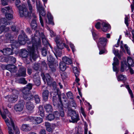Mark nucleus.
I'll list each match as a JSON object with an SVG mask.
<instances>
[{
	"label": "nucleus",
	"mask_w": 134,
	"mask_h": 134,
	"mask_svg": "<svg viewBox=\"0 0 134 134\" xmlns=\"http://www.w3.org/2000/svg\"><path fill=\"white\" fill-rule=\"evenodd\" d=\"M126 79V77L122 75H120L117 77L118 81L125 80Z\"/></svg>",
	"instance_id": "c03bdc74"
},
{
	"label": "nucleus",
	"mask_w": 134,
	"mask_h": 134,
	"mask_svg": "<svg viewBox=\"0 0 134 134\" xmlns=\"http://www.w3.org/2000/svg\"><path fill=\"white\" fill-rule=\"evenodd\" d=\"M5 37L7 39H11L13 38V36L9 33H6L5 34Z\"/></svg>",
	"instance_id": "5fc2aeb1"
},
{
	"label": "nucleus",
	"mask_w": 134,
	"mask_h": 134,
	"mask_svg": "<svg viewBox=\"0 0 134 134\" xmlns=\"http://www.w3.org/2000/svg\"><path fill=\"white\" fill-rule=\"evenodd\" d=\"M127 62L128 64V67L130 66L132 67L134 66V62L132 58L130 57H127Z\"/></svg>",
	"instance_id": "c756f323"
},
{
	"label": "nucleus",
	"mask_w": 134,
	"mask_h": 134,
	"mask_svg": "<svg viewBox=\"0 0 134 134\" xmlns=\"http://www.w3.org/2000/svg\"><path fill=\"white\" fill-rule=\"evenodd\" d=\"M28 118L33 124H40L43 121L42 118L39 117H29Z\"/></svg>",
	"instance_id": "423d86ee"
},
{
	"label": "nucleus",
	"mask_w": 134,
	"mask_h": 134,
	"mask_svg": "<svg viewBox=\"0 0 134 134\" xmlns=\"http://www.w3.org/2000/svg\"><path fill=\"white\" fill-rule=\"evenodd\" d=\"M59 67L61 70L64 71L66 69V64L63 62H60L59 63Z\"/></svg>",
	"instance_id": "2f4dec72"
},
{
	"label": "nucleus",
	"mask_w": 134,
	"mask_h": 134,
	"mask_svg": "<svg viewBox=\"0 0 134 134\" xmlns=\"http://www.w3.org/2000/svg\"><path fill=\"white\" fill-rule=\"evenodd\" d=\"M40 134H46V130L44 129H42L39 132Z\"/></svg>",
	"instance_id": "774afa93"
},
{
	"label": "nucleus",
	"mask_w": 134,
	"mask_h": 134,
	"mask_svg": "<svg viewBox=\"0 0 134 134\" xmlns=\"http://www.w3.org/2000/svg\"><path fill=\"white\" fill-rule=\"evenodd\" d=\"M49 67L51 70L53 72L55 71L56 70L55 67L53 62H49L48 63Z\"/></svg>",
	"instance_id": "f704fd0d"
},
{
	"label": "nucleus",
	"mask_w": 134,
	"mask_h": 134,
	"mask_svg": "<svg viewBox=\"0 0 134 134\" xmlns=\"http://www.w3.org/2000/svg\"><path fill=\"white\" fill-rule=\"evenodd\" d=\"M46 120L49 121H51L54 119V117L53 114H49L46 118Z\"/></svg>",
	"instance_id": "a19ab883"
},
{
	"label": "nucleus",
	"mask_w": 134,
	"mask_h": 134,
	"mask_svg": "<svg viewBox=\"0 0 134 134\" xmlns=\"http://www.w3.org/2000/svg\"><path fill=\"white\" fill-rule=\"evenodd\" d=\"M19 83H22L24 84H26L27 83V82L24 78H21L19 80Z\"/></svg>",
	"instance_id": "de8ad7c7"
},
{
	"label": "nucleus",
	"mask_w": 134,
	"mask_h": 134,
	"mask_svg": "<svg viewBox=\"0 0 134 134\" xmlns=\"http://www.w3.org/2000/svg\"><path fill=\"white\" fill-rule=\"evenodd\" d=\"M40 9L39 11V13L40 14V20L41 24L42 26L43 27L44 26V24L41 15L42 16H44L46 15V13L44 9L42 7L40 8Z\"/></svg>",
	"instance_id": "f3484780"
},
{
	"label": "nucleus",
	"mask_w": 134,
	"mask_h": 134,
	"mask_svg": "<svg viewBox=\"0 0 134 134\" xmlns=\"http://www.w3.org/2000/svg\"><path fill=\"white\" fill-rule=\"evenodd\" d=\"M80 111L83 116L85 117L86 116V115L82 107H81L80 109Z\"/></svg>",
	"instance_id": "338daca9"
},
{
	"label": "nucleus",
	"mask_w": 134,
	"mask_h": 134,
	"mask_svg": "<svg viewBox=\"0 0 134 134\" xmlns=\"http://www.w3.org/2000/svg\"><path fill=\"white\" fill-rule=\"evenodd\" d=\"M16 92V94H13L12 95H8L5 96L4 98L7 99L8 101L10 103H13L15 102L17 100L18 98L17 94L18 93V91L14 90L13 92L14 93L15 92Z\"/></svg>",
	"instance_id": "39448f33"
},
{
	"label": "nucleus",
	"mask_w": 134,
	"mask_h": 134,
	"mask_svg": "<svg viewBox=\"0 0 134 134\" xmlns=\"http://www.w3.org/2000/svg\"><path fill=\"white\" fill-rule=\"evenodd\" d=\"M44 76L46 78V80L47 82L48 83H49L51 81V77L49 74L48 73L44 75Z\"/></svg>",
	"instance_id": "a18cd8bd"
},
{
	"label": "nucleus",
	"mask_w": 134,
	"mask_h": 134,
	"mask_svg": "<svg viewBox=\"0 0 134 134\" xmlns=\"http://www.w3.org/2000/svg\"><path fill=\"white\" fill-rule=\"evenodd\" d=\"M128 21V18L127 16H126L125 18V23L127 26H129Z\"/></svg>",
	"instance_id": "e2e57ef3"
},
{
	"label": "nucleus",
	"mask_w": 134,
	"mask_h": 134,
	"mask_svg": "<svg viewBox=\"0 0 134 134\" xmlns=\"http://www.w3.org/2000/svg\"><path fill=\"white\" fill-rule=\"evenodd\" d=\"M32 84L29 83L26 85V87L24 88L22 90V92L24 94L23 95L30 94V91L32 89Z\"/></svg>",
	"instance_id": "6e6552de"
},
{
	"label": "nucleus",
	"mask_w": 134,
	"mask_h": 134,
	"mask_svg": "<svg viewBox=\"0 0 134 134\" xmlns=\"http://www.w3.org/2000/svg\"><path fill=\"white\" fill-rule=\"evenodd\" d=\"M9 120L8 119H7L5 120V121L7 126L8 127V130H9V134H14V133L12 132V130L11 129V126H12L11 124V123H10L9 122Z\"/></svg>",
	"instance_id": "a878e982"
},
{
	"label": "nucleus",
	"mask_w": 134,
	"mask_h": 134,
	"mask_svg": "<svg viewBox=\"0 0 134 134\" xmlns=\"http://www.w3.org/2000/svg\"><path fill=\"white\" fill-rule=\"evenodd\" d=\"M38 109L40 112V116L42 117L44 116V114L43 107L42 106H40L39 107Z\"/></svg>",
	"instance_id": "4c0bfd02"
},
{
	"label": "nucleus",
	"mask_w": 134,
	"mask_h": 134,
	"mask_svg": "<svg viewBox=\"0 0 134 134\" xmlns=\"http://www.w3.org/2000/svg\"><path fill=\"white\" fill-rule=\"evenodd\" d=\"M42 55L45 56L47 54V51L45 48H43L42 50Z\"/></svg>",
	"instance_id": "603ef678"
},
{
	"label": "nucleus",
	"mask_w": 134,
	"mask_h": 134,
	"mask_svg": "<svg viewBox=\"0 0 134 134\" xmlns=\"http://www.w3.org/2000/svg\"><path fill=\"white\" fill-rule=\"evenodd\" d=\"M0 52L3 53L4 55L8 56L13 54L12 50L10 48H6L3 49V50H1Z\"/></svg>",
	"instance_id": "dca6fc26"
},
{
	"label": "nucleus",
	"mask_w": 134,
	"mask_h": 134,
	"mask_svg": "<svg viewBox=\"0 0 134 134\" xmlns=\"http://www.w3.org/2000/svg\"><path fill=\"white\" fill-rule=\"evenodd\" d=\"M23 97L24 99L27 101L33 100L34 98L33 96L31 93L23 95Z\"/></svg>",
	"instance_id": "bb28decb"
},
{
	"label": "nucleus",
	"mask_w": 134,
	"mask_h": 134,
	"mask_svg": "<svg viewBox=\"0 0 134 134\" xmlns=\"http://www.w3.org/2000/svg\"><path fill=\"white\" fill-rule=\"evenodd\" d=\"M26 107L27 109L30 110H32L34 108V106L33 103L29 101L26 102Z\"/></svg>",
	"instance_id": "393cba45"
},
{
	"label": "nucleus",
	"mask_w": 134,
	"mask_h": 134,
	"mask_svg": "<svg viewBox=\"0 0 134 134\" xmlns=\"http://www.w3.org/2000/svg\"><path fill=\"white\" fill-rule=\"evenodd\" d=\"M47 59L48 61V62H53L54 59L53 58L52 56L50 55L49 56L47 57Z\"/></svg>",
	"instance_id": "8fccbe9b"
},
{
	"label": "nucleus",
	"mask_w": 134,
	"mask_h": 134,
	"mask_svg": "<svg viewBox=\"0 0 134 134\" xmlns=\"http://www.w3.org/2000/svg\"><path fill=\"white\" fill-rule=\"evenodd\" d=\"M66 95L69 98L71 99H73V94L71 92H68L66 93Z\"/></svg>",
	"instance_id": "3c124183"
},
{
	"label": "nucleus",
	"mask_w": 134,
	"mask_h": 134,
	"mask_svg": "<svg viewBox=\"0 0 134 134\" xmlns=\"http://www.w3.org/2000/svg\"><path fill=\"white\" fill-rule=\"evenodd\" d=\"M123 46H124L125 50L126 51L127 53L129 55H130V52L129 49V48L128 47L126 44H124V45L123 42L122 41H121L120 42V48L122 51L124 52L125 50L124 49Z\"/></svg>",
	"instance_id": "aec40b11"
},
{
	"label": "nucleus",
	"mask_w": 134,
	"mask_h": 134,
	"mask_svg": "<svg viewBox=\"0 0 134 134\" xmlns=\"http://www.w3.org/2000/svg\"><path fill=\"white\" fill-rule=\"evenodd\" d=\"M73 72L75 76H78L79 74V72L77 68L76 67L73 68Z\"/></svg>",
	"instance_id": "ea45409f"
},
{
	"label": "nucleus",
	"mask_w": 134,
	"mask_h": 134,
	"mask_svg": "<svg viewBox=\"0 0 134 134\" xmlns=\"http://www.w3.org/2000/svg\"><path fill=\"white\" fill-rule=\"evenodd\" d=\"M102 30L104 32H106L110 28L109 25L104 22L102 23Z\"/></svg>",
	"instance_id": "4be33fe9"
},
{
	"label": "nucleus",
	"mask_w": 134,
	"mask_h": 134,
	"mask_svg": "<svg viewBox=\"0 0 134 134\" xmlns=\"http://www.w3.org/2000/svg\"><path fill=\"white\" fill-rule=\"evenodd\" d=\"M128 67L127 65L124 63L123 64L122 62L121 63V68L120 69V71L123 72L124 71V69H126V68Z\"/></svg>",
	"instance_id": "e433bc0d"
},
{
	"label": "nucleus",
	"mask_w": 134,
	"mask_h": 134,
	"mask_svg": "<svg viewBox=\"0 0 134 134\" xmlns=\"http://www.w3.org/2000/svg\"><path fill=\"white\" fill-rule=\"evenodd\" d=\"M26 69L24 68H20L18 71V76H25L26 75Z\"/></svg>",
	"instance_id": "a211bd4d"
},
{
	"label": "nucleus",
	"mask_w": 134,
	"mask_h": 134,
	"mask_svg": "<svg viewBox=\"0 0 134 134\" xmlns=\"http://www.w3.org/2000/svg\"><path fill=\"white\" fill-rule=\"evenodd\" d=\"M68 115L70 116L73 121V122H77L79 120V115L78 113L75 111L70 108L68 109Z\"/></svg>",
	"instance_id": "20e7f679"
},
{
	"label": "nucleus",
	"mask_w": 134,
	"mask_h": 134,
	"mask_svg": "<svg viewBox=\"0 0 134 134\" xmlns=\"http://www.w3.org/2000/svg\"><path fill=\"white\" fill-rule=\"evenodd\" d=\"M9 61L12 63H14L16 61V58L12 56H9L8 57Z\"/></svg>",
	"instance_id": "37998d69"
},
{
	"label": "nucleus",
	"mask_w": 134,
	"mask_h": 134,
	"mask_svg": "<svg viewBox=\"0 0 134 134\" xmlns=\"http://www.w3.org/2000/svg\"><path fill=\"white\" fill-rule=\"evenodd\" d=\"M47 16L48 19L49 23L53 25L54 23L52 21L53 18L51 14L49 12H48L47 14Z\"/></svg>",
	"instance_id": "72a5a7b5"
},
{
	"label": "nucleus",
	"mask_w": 134,
	"mask_h": 134,
	"mask_svg": "<svg viewBox=\"0 0 134 134\" xmlns=\"http://www.w3.org/2000/svg\"><path fill=\"white\" fill-rule=\"evenodd\" d=\"M10 13L9 12H7L5 14V16L6 18L8 20H10L13 18V16L12 13L13 12Z\"/></svg>",
	"instance_id": "c9c22d12"
},
{
	"label": "nucleus",
	"mask_w": 134,
	"mask_h": 134,
	"mask_svg": "<svg viewBox=\"0 0 134 134\" xmlns=\"http://www.w3.org/2000/svg\"><path fill=\"white\" fill-rule=\"evenodd\" d=\"M23 34L25 38H26V39L25 38L24 39L22 36L21 35H20L19 36V43L22 45H24L26 41L27 40V36L25 34L24 32H23Z\"/></svg>",
	"instance_id": "ddd939ff"
},
{
	"label": "nucleus",
	"mask_w": 134,
	"mask_h": 134,
	"mask_svg": "<svg viewBox=\"0 0 134 134\" xmlns=\"http://www.w3.org/2000/svg\"><path fill=\"white\" fill-rule=\"evenodd\" d=\"M72 52H74L75 51V49L74 48V45L72 44L71 43H69Z\"/></svg>",
	"instance_id": "69168bd1"
},
{
	"label": "nucleus",
	"mask_w": 134,
	"mask_h": 134,
	"mask_svg": "<svg viewBox=\"0 0 134 134\" xmlns=\"http://www.w3.org/2000/svg\"><path fill=\"white\" fill-rule=\"evenodd\" d=\"M7 61L8 60L4 57L3 56H0V62H4Z\"/></svg>",
	"instance_id": "864d4df0"
},
{
	"label": "nucleus",
	"mask_w": 134,
	"mask_h": 134,
	"mask_svg": "<svg viewBox=\"0 0 134 134\" xmlns=\"http://www.w3.org/2000/svg\"><path fill=\"white\" fill-rule=\"evenodd\" d=\"M22 130L25 131H30L31 129V127L29 124H23L21 127Z\"/></svg>",
	"instance_id": "c85d7f7f"
},
{
	"label": "nucleus",
	"mask_w": 134,
	"mask_h": 134,
	"mask_svg": "<svg viewBox=\"0 0 134 134\" xmlns=\"http://www.w3.org/2000/svg\"><path fill=\"white\" fill-rule=\"evenodd\" d=\"M126 88L128 89L129 94H130L132 98L133 97V94L132 90L130 89L129 86V85H127L126 87Z\"/></svg>",
	"instance_id": "09e8293b"
},
{
	"label": "nucleus",
	"mask_w": 134,
	"mask_h": 134,
	"mask_svg": "<svg viewBox=\"0 0 134 134\" xmlns=\"http://www.w3.org/2000/svg\"><path fill=\"white\" fill-rule=\"evenodd\" d=\"M59 111L60 114H59L58 112L57 111L54 113L53 115L54 116V119L57 120H58L59 119L60 115L62 117L64 116V113L62 108H61Z\"/></svg>",
	"instance_id": "9d476101"
},
{
	"label": "nucleus",
	"mask_w": 134,
	"mask_h": 134,
	"mask_svg": "<svg viewBox=\"0 0 134 134\" xmlns=\"http://www.w3.org/2000/svg\"><path fill=\"white\" fill-rule=\"evenodd\" d=\"M49 92L48 90H44L42 93V96L43 100L45 101L48 100Z\"/></svg>",
	"instance_id": "cd10ccee"
},
{
	"label": "nucleus",
	"mask_w": 134,
	"mask_h": 134,
	"mask_svg": "<svg viewBox=\"0 0 134 134\" xmlns=\"http://www.w3.org/2000/svg\"><path fill=\"white\" fill-rule=\"evenodd\" d=\"M6 69L9 71L11 73L16 72L17 70V68L15 65L12 64H8L6 66Z\"/></svg>",
	"instance_id": "f8f14e48"
},
{
	"label": "nucleus",
	"mask_w": 134,
	"mask_h": 134,
	"mask_svg": "<svg viewBox=\"0 0 134 134\" xmlns=\"http://www.w3.org/2000/svg\"><path fill=\"white\" fill-rule=\"evenodd\" d=\"M107 41V40L106 38L101 37L100 38L98 43V47L99 49L102 46H105Z\"/></svg>",
	"instance_id": "9b49d317"
},
{
	"label": "nucleus",
	"mask_w": 134,
	"mask_h": 134,
	"mask_svg": "<svg viewBox=\"0 0 134 134\" xmlns=\"http://www.w3.org/2000/svg\"><path fill=\"white\" fill-rule=\"evenodd\" d=\"M9 30V28L5 27L4 25H2L0 27V34L3 32H7Z\"/></svg>",
	"instance_id": "7c9ffc66"
},
{
	"label": "nucleus",
	"mask_w": 134,
	"mask_h": 134,
	"mask_svg": "<svg viewBox=\"0 0 134 134\" xmlns=\"http://www.w3.org/2000/svg\"><path fill=\"white\" fill-rule=\"evenodd\" d=\"M95 27L97 29H100V23L99 22H97L95 25Z\"/></svg>",
	"instance_id": "0e129e2a"
},
{
	"label": "nucleus",
	"mask_w": 134,
	"mask_h": 134,
	"mask_svg": "<svg viewBox=\"0 0 134 134\" xmlns=\"http://www.w3.org/2000/svg\"><path fill=\"white\" fill-rule=\"evenodd\" d=\"M30 52L31 57H32V59L35 61L38 57V55L36 54L35 52L34 45L32 44V47L30 51Z\"/></svg>",
	"instance_id": "2eb2a0df"
},
{
	"label": "nucleus",
	"mask_w": 134,
	"mask_h": 134,
	"mask_svg": "<svg viewBox=\"0 0 134 134\" xmlns=\"http://www.w3.org/2000/svg\"><path fill=\"white\" fill-rule=\"evenodd\" d=\"M27 17H28L29 19H32V21L31 22V27L33 29H34V30H36V29L37 26V24L36 23V18H34L33 17L32 18V16H30L29 15ZM26 17H27L26 16Z\"/></svg>",
	"instance_id": "4468645a"
},
{
	"label": "nucleus",
	"mask_w": 134,
	"mask_h": 134,
	"mask_svg": "<svg viewBox=\"0 0 134 134\" xmlns=\"http://www.w3.org/2000/svg\"><path fill=\"white\" fill-rule=\"evenodd\" d=\"M44 108L46 111L47 113H51L53 110L52 106L48 104H46L44 106Z\"/></svg>",
	"instance_id": "b1692460"
},
{
	"label": "nucleus",
	"mask_w": 134,
	"mask_h": 134,
	"mask_svg": "<svg viewBox=\"0 0 134 134\" xmlns=\"http://www.w3.org/2000/svg\"><path fill=\"white\" fill-rule=\"evenodd\" d=\"M1 23L2 24H4L5 25L10 24V23H7V20L4 18H2L1 19Z\"/></svg>",
	"instance_id": "58836bf2"
},
{
	"label": "nucleus",
	"mask_w": 134,
	"mask_h": 134,
	"mask_svg": "<svg viewBox=\"0 0 134 134\" xmlns=\"http://www.w3.org/2000/svg\"><path fill=\"white\" fill-rule=\"evenodd\" d=\"M33 68L35 70H37L39 68V65L37 64H35L33 66Z\"/></svg>",
	"instance_id": "052dcab7"
},
{
	"label": "nucleus",
	"mask_w": 134,
	"mask_h": 134,
	"mask_svg": "<svg viewBox=\"0 0 134 134\" xmlns=\"http://www.w3.org/2000/svg\"><path fill=\"white\" fill-rule=\"evenodd\" d=\"M1 11L3 13H6L7 12L12 13L13 12L12 9L10 8L9 7H5L4 8H2Z\"/></svg>",
	"instance_id": "473e14b6"
},
{
	"label": "nucleus",
	"mask_w": 134,
	"mask_h": 134,
	"mask_svg": "<svg viewBox=\"0 0 134 134\" xmlns=\"http://www.w3.org/2000/svg\"><path fill=\"white\" fill-rule=\"evenodd\" d=\"M41 65L43 66V68L45 70H47V65L46 64V63L44 62H43L42 63Z\"/></svg>",
	"instance_id": "13d9d810"
},
{
	"label": "nucleus",
	"mask_w": 134,
	"mask_h": 134,
	"mask_svg": "<svg viewBox=\"0 0 134 134\" xmlns=\"http://www.w3.org/2000/svg\"><path fill=\"white\" fill-rule=\"evenodd\" d=\"M55 41L56 43L57 47H55L54 49L57 53L59 52V49H62L64 47H65L68 51H70L68 46L63 42V40L60 37L58 36L56 37Z\"/></svg>",
	"instance_id": "f03ea898"
},
{
	"label": "nucleus",
	"mask_w": 134,
	"mask_h": 134,
	"mask_svg": "<svg viewBox=\"0 0 134 134\" xmlns=\"http://www.w3.org/2000/svg\"><path fill=\"white\" fill-rule=\"evenodd\" d=\"M113 52L114 54L116 56H118L119 55V54L118 53V51L117 50H116L115 49H113Z\"/></svg>",
	"instance_id": "bf43d9fd"
},
{
	"label": "nucleus",
	"mask_w": 134,
	"mask_h": 134,
	"mask_svg": "<svg viewBox=\"0 0 134 134\" xmlns=\"http://www.w3.org/2000/svg\"><path fill=\"white\" fill-rule=\"evenodd\" d=\"M28 52L26 49H22L20 50L19 55L23 58H25L28 55Z\"/></svg>",
	"instance_id": "412c9836"
},
{
	"label": "nucleus",
	"mask_w": 134,
	"mask_h": 134,
	"mask_svg": "<svg viewBox=\"0 0 134 134\" xmlns=\"http://www.w3.org/2000/svg\"><path fill=\"white\" fill-rule=\"evenodd\" d=\"M63 62L65 64H70L72 63L71 60L68 57L65 56L62 58Z\"/></svg>",
	"instance_id": "5701e85b"
},
{
	"label": "nucleus",
	"mask_w": 134,
	"mask_h": 134,
	"mask_svg": "<svg viewBox=\"0 0 134 134\" xmlns=\"http://www.w3.org/2000/svg\"><path fill=\"white\" fill-rule=\"evenodd\" d=\"M34 81L35 85L39 86L40 84V77L37 74H36L34 76Z\"/></svg>",
	"instance_id": "6ab92c4d"
},
{
	"label": "nucleus",
	"mask_w": 134,
	"mask_h": 134,
	"mask_svg": "<svg viewBox=\"0 0 134 134\" xmlns=\"http://www.w3.org/2000/svg\"><path fill=\"white\" fill-rule=\"evenodd\" d=\"M114 62L112 64L113 65H118L119 64L118 59L116 57H114L113 59Z\"/></svg>",
	"instance_id": "49530a36"
},
{
	"label": "nucleus",
	"mask_w": 134,
	"mask_h": 134,
	"mask_svg": "<svg viewBox=\"0 0 134 134\" xmlns=\"http://www.w3.org/2000/svg\"><path fill=\"white\" fill-rule=\"evenodd\" d=\"M84 134H87L88 128L87 125L86 124H84Z\"/></svg>",
	"instance_id": "6e6d98bb"
},
{
	"label": "nucleus",
	"mask_w": 134,
	"mask_h": 134,
	"mask_svg": "<svg viewBox=\"0 0 134 134\" xmlns=\"http://www.w3.org/2000/svg\"><path fill=\"white\" fill-rule=\"evenodd\" d=\"M13 129L15 131V134H19L20 132H19V130L18 128L17 127H15V126H14V129L13 127Z\"/></svg>",
	"instance_id": "680f3d73"
},
{
	"label": "nucleus",
	"mask_w": 134,
	"mask_h": 134,
	"mask_svg": "<svg viewBox=\"0 0 134 134\" xmlns=\"http://www.w3.org/2000/svg\"><path fill=\"white\" fill-rule=\"evenodd\" d=\"M2 5H5L7 4L8 0H1Z\"/></svg>",
	"instance_id": "4d7b16f0"
},
{
	"label": "nucleus",
	"mask_w": 134,
	"mask_h": 134,
	"mask_svg": "<svg viewBox=\"0 0 134 134\" xmlns=\"http://www.w3.org/2000/svg\"><path fill=\"white\" fill-rule=\"evenodd\" d=\"M24 107L22 101H19L14 106V109L16 112H20L22 111Z\"/></svg>",
	"instance_id": "0eeeda50"
},
{
	"label": "nucleus",
	"mask_w": 134,
	"mask_h": 134,
	"mask_svg": "<svg viewBox=\"0 0 134 134\" xmlns=\"http://www.w3.org/2000/svg\"><path fill=\"white\" fill-rule=\"evenodd\" d=\"M20 0H16L15 5L19 10V13L20 16L26 17L29 15L28 11L24 4L19 5L20 3Z\"/></svg>",
	"instance_id": "7ed1b4c3"
},
{
	"label": "nucleus",
	"mask_w": 134,
	"mask_h": 134,
	"mask_svg": "<svg viewBox=\"0 0 134 134\" xmlns=\"http://www.w3.org/2000/svg\"><path fill=\"white\" fill-rule=\"evenodd\" d=\"M27 4L28 5V7L29 10L30 11V13H29L28 14L30 16H32V18L33 17L34 18L36 17V15L34 12V10L33 9L32 5L31 4L30 1L28 0L27 1Z\"/></svg>",
	"instance_id": "1a4fd4ad"
},
{
	"label": "nucleus",
	"mask_w": 134,
	"mask_h": 134,
	"mask_svg": "<svg viewBox=\"0 0 134 134\" xmlns=\"http://www.w3.org/2000/svg\"><path fill=\"white\" fill-rule=\"evenodd\" d=\"M40 37H41L43 43L44 45L49 44L44 34L43 33L40 34L38 31H36L34 37L32 39V44L35 46L39 45L41 42Z\"/></svg>",
	"instance_id": "f257e3e1"
},
{
	"label": "nucleus",
	"mask_w": 134,
	"mask_h": 134,
	"mask_svg": "<svg viewBox=\"0 0 134 134\" xmlns=\"http://www.w3.org/2000/svg\"><path fill=\"white\" fill-rule=\"evenodd\" d=\"M34 97L36 103L37 104L40 103V98L38 95H35L34 96Z\"/></svg>",
	"instance_id": "79ce46f5"
}]
</instances>
